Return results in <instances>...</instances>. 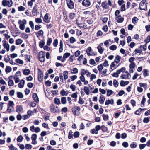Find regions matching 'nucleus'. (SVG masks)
<instances>
[{"label": "nucleus", "instance_id": "f257e3e1", "mask_svg": "<svg viewBox=\"0 0 150 150\" xmlns=\"http://www.w3.org/2000/svg\"><path fill=\"white\" fill-rule=\"evenodd\" d=\"M45 52L41 51L39 52L38 58L39 60L41 62H43L45 61Z\"/></svg>", "mask_w": 150, "mask_h": 150}, {"label": "nucleus", "instance_id": "f03ea898", "mask_svg": "<svg viewBox=\"0 0 150 150\" xmlns=\"http://www.w3.org/2000/svg\"><path fill=\"white\" fill-rule=\"evenodd\" d=\"M50 110L51 112L54 113H57L59 112V109L58 106L53 104L50 106Z\"/></svg>", "mask_w": 150, "mask_h": 150}, {"label": "nucleus", "instance_id": "7ed1b4c3", "mask_svg": "<svg viewBox=\"0 0 150 150\" xmlns=\"http://www.w3.org/2000/svg\"><path fill=\"white\" fill-rule=\"evenodd\" d=\"M146 0H142L140 3L139 6L141 10H145L146 9Z\"/></svg>", "mask_w": 150, "mask_h": 150}, {"label": "nucleus", "instance_id": "20e7f679", "mask_svg": "<svg viewBox=\"0 0 150 150\" xmlns=\"http://www.w3.org/2000/svg\"><path fill=\"white\" fill-rule=\"evenodd\" d=\"M38 78L39 82H41L43 79V73L42 71L39 68L38 69Z\"/></svg>", "mask_w": 150, "mask_h": 150}, {"label": "nucleus", "instance_id": "39448f33", "mask_svg": "<svg viewBox=\"0 0 150 150\" xmlns=\"http://www.w3.org/2000/svg\"><path fill=\"white\" fill-rule=\"evenodd\" d=\"M67 4L69 9H72L74 8V4L71 0H66Z\"/></svg>", "mask_w": 150, "mask_h": 150}, {"label": "nucleus", "instance_id": "423d86ee", "mask_svg": "<svg viewBox=\"0 0 150 150\" xmlns=\"http://www.w3.org/2000/svg\"><path fill=\"white\" fill-rule=\"evenodd\" d=\"M82 4L83 6L88 7L91 5V2L89 0H83L82 2Z\"/></svg>", "mask_w": 150, "mask_h": 150}, {"label": "nucleus", "instance_id": "0eeeda50", "mask_svg": "<svg viewBox=\"0 0 150 150\" xmlns=\"http://www.w3.org/2000/svg\"><path fill=\"white\" fill-rule=\"evenodd\" d=\"M115 19L117 20V23H121L123 22L124 18H123L122 17L121 15H119L117 17L116 16Z\"/></svg>", "mask_w": 150, "mask_h": 150}, {"label": "nucleus", "instance_id": "6e6552de", "mask_svg": "<svg viewBox=\"0 0 150 150\" xmlns=\"http://www.w3.org/2000/svg\"><path fill=\"white\" fill-rule=\"evenodd\" d=\"M22 106L21 105H17L16 107V111L18 113H20L23 110Z\"/></svg>", "mask_w": 150, "mask_h": 150}, {"label": "nucleus", "instance_id": "1a4fd4ad", "mask_svg": "<svg viewBox=\"0 0 150 150\" xmlns=\"http://www.w3.org/2000/svg\"><path fill=\"white\" fill-rule=\"evenodd\" d=\"M10 3V1H7V0H3L2 2V4L3 6H7L9 7V4Z\"/></svg>", "mask_w": 150, "mask_h": 150}, {"label": "nucleus", "instance_id": "9d476101", "mask_svg": "<svg viewBox=\"0 0 150 150\" xmlns=\"http://www.w3.org/2000/svg\"><path fill=\"white\" fill-rule=\"evenodd\" d=\"M33 99L36 102H39V99L37 94L36 93H33L32 96Z\"/></svg>", "mask_w": 150, "mask_h": 150}, {"label": "nucleus", "instance_id": "9b49d317", "mask_svg": "<svg viewBox=\"0 0 150 150\" xmlns=\"http://www.w3.org/2000/svg\"><path fill=\"white\" fill-rule=\"evenodd\" d=\"M37 7L38 6L36 5L34 6L32 11V14H37L39 13L38 11Z\"/></svg>", "mask_w": 150, "mask_h": 150}, {"label": "nucleus", "instance_id": "f8f14e48", "mask_svg": "<svg viewBox=\"0 0 150 150\" xmlns=\"http://www.w3.org/2000/svg\"><path fill=\"white\" fill-rule=\"evenodd\" d=\"M22 22V21L21 20H20L18 21V23L19 24V28L21 30H23L25 28V25H24L21 23Z\"/></svg>", "mask_w": 150, "mask_h": 150}, {"label": "nucleus", "instance_id": "ddd939ff", "mask_svg": "<svg viewBox=\"0 0 150 150\" xmlns=\"http://www.w3.org/2000/svg\"><path fill=\"white\" fill-rule=\"evenodd\" d=\"M6 41L5 40V42L3 44V46L4 48H6L7 51L9 50V45L8 43L6 44Z\"/></svg>", "mask_w": 150, "mask_h": 150}, {"label": "nucleus", "instance_id": "4468645a", "mask_svg": "<svg viewBox=\"0 0 150 150\" xmlns=\"http://www.w3.org/2000/svg\"><path fill=\"white\" fill-rule=\"evenodd\" d=\"M25 84V81L23 79L21 80L20 83L18 84V87L20 88H23Z\"/></svg>", "mask_w": 150, "mask_h": 150}, {"label": "nucleus", "instance_id": "2eb2a0df", "mask_svg": "<svg viewBox=\"0 0 150 150\" xmlns=\"http://www.w3.org/2000/svg\"><path fill=\"white\" fill-rule=\"evenodd\" d=\"M43 21L45 22L46 23H48L50 21L48 19V16L47 13H46L45 15Z\"/></svg>", "mask_w": 150, "mask_h": 150}, {"label": "nucleus", "instance_id": "dca6fc26", "mask_svg": "<svg viewBox=\"0 0 150 150\" xmlns=\"http://www.w3.org/2000/svg\"><path fill=\"white\" fill-rule=\"evenodd\" d=\"M14 103L13 101H8V105H7V109L8 110L9 108H10L11 107H13V106H14Z\"/></svg>", "mask_w": 150, "mask_h": 150}, {"label": "nucleus", "instance_id": "f3484780", "mask_svg": "<svg viewBox=\"0 0 150 150\" xmlns=\"http://www.w3.org/2000/svg\"><path fill=\"white\" fill-rule=\"evenodd\" d=\"M63 75L64 76V79L65 80H66L68 78V71H64L63 72Z\"/></svg>", "mask_w": 150, "mask_h": 150}, {"label": "nucleus", "instance_id": "a211bd4d", "mask_svg": "<svg viewBox=\"0 0 150 150\" xmlns=\"http://www.w3.org/2000/svg\"><path fill=\"white\" fill-rule=\"evenodd\" d=\"M43 35V32L42 30H40L36 33V35L37 37H39L40 36Z\"/></svg>", "mask_w": 150, "mask_h": 150}, {"label": "nucleus", "instance_id": "6ab92c4d", "mask_svg": "<svg viewBox=\"0 0 150 150\" xmlns=\"http://www.w3.org/2000/svg\"><path fill=\"white\" fill-rule=\"evenodd\" d=\"M131 148H135L137 147V143L135 142H133L130 145Z\"/></svg>", "mask_w": 150, "mask_h": 150}, {"label": "nucleus", "instance_id": "aec40b11", "mask_svg": "<svg viewBox=\"0 0 150 150\" xmlns=\"http://www.w3.org/2000/svg\"><path fill=\"white\" fill-rule=\"evenodd\" d=\"M100 99L99 100V101L100 103L101 104H103L104 102L105 98L103 96L101 95L100 96Z\"/></svg>", "mask_w": 150, "mask_h": 150}, {"label": "nucleus", "instance_id": "412c9836", "mask_svg": "<svg viewBox=\"0 0 150 150\" xmlns=\"http://www.w3.org/2000/svg\"><path fill=\"white\" fill-rule=\"evenodd\" d=\"M120 59L121 57L119 55H117L115 59L114 62L116 63H118L119 62Z\"/></svg>", "mask_w": 150, "mask_h": 150}, {"label": "nucleus", "instance_id": "4be33fe9", "mask_svg": "<svg viewBox=\"0 0 150 150\" xmlns=\"http://www.w3.org/2000/svg\"><path fill=\"white\" fill-rule=\"evenodd\" d=\"M30 73V71L29 69H25L23 71V74L25 75H28Z\"/></svg>", "mask_w": 150, "mask_h": 150}, {"label": "nucleus", "instance_id": "5701e85b", "mask_svg": "<svg viewBox=\"0 0 150 150\" xmlns=\"http://www.w3.org/2000/svg\"><path fill=\"white\" fill-rule=\"evenodd\" d=\"M101 5L103 8L105 9H108V3L105 2H103Z\"/></svg>", "mask_w": 150, "mask_h": 150}, {"label": "nucleus", "instance_id": "b1692460", "mask_svg": "<svg viewBox=\"0 0 150 150\" xmlns=\"http://www.w3.org/2000/svg\"><path fill=\"white\" fill-rule=\"evenodd\" d=\"M150 120V117H145L143 120V122L144 123H147Z\"/></svg>", "mask_w": 150, "mask_h": 150}, {"label": "nucleus", "instance_id": "393cba45", "mask_svg": "<svg viewBox=\"0 0 150 150\" xmlns=\"http://www.w3.org/2000/svg\"><path fill=\"white\" fill-rule=\"evenodd\" d=\"M84 90L87 95H89L90 90L88 88L87 86H85L84 88Z\"/></svg>", "mask_w": 150, "mask_h": 150}, {"label": "nucleus", "instance_id": "a878e982", "mask_svg": "<svg viewBox=\"0 0 150 150\" xmlns=\"http://www.w3.org/2000/svg\"><path fill=\"white\" fill-rule=\"evenodd\" d=\"M146 98L144 96L143 97L142 99L141 102V107H144V103L146 102Z\"/></svg>", "mask_w": 150, "mask_h": 150}, {"label": "nucleus", "instance_id": "bb28decb", "mask_svg": "<svg viewBox=\"0 0 150 150\" xmlns=\"http://www.w3.org/2000/svg\"><path fill=\"white\" fill-rule=\"evenodd\" d=\"M143 74L144 77H145L149 75L147 70L146 69H144L143 71Z\"/></svg>", "mask_w": 150, "mask_h": 150}, {"label": "nucleus", "instance_id": "cd10ccee", "mask_svg": "<svg viewBox=\"0 0 150 150\" xmlns=\"http://www.w3.org/2000/svg\"><path fill=\"white\" fill-rule=\"evenodd\" d=\"M97 49H98V51L101 54L103 53L104 49L103 48L101 47L98 46L97 47Z\"/></svg>", "mask_w": 150, "mask_h": 150}, {"label": "nucleus", "instance_id": "c85d7f7f", "mask_svg": "<svg viewBox=\"0 0 150 150\" xmlns=\"http://www.w3.org/2000/svg\"><path fill=\"white\" fill-rule=\"evenodd\" d=\"M11 68L10 66H6L5 69V72L6 73L10 72L11 71Z\"/></svg>", "mask_w": 150, "mask_h": 150}, {"label": "nucleus", "instance_id": "c756f323", "mask_svg": "<svg viewBox=\"0 0 150 150\" xmlns=\"http://www.w3.org/2000/svg\"><path fill=\"white\" fill-rule=\"evenodd\" d=\"M61 102L63 104H65L67 103L66 98L65 97H63L61 98Z\"/></svg>", "mask_w": 150, "mask_h": 150}, {"label": "nucleus", "instance_id": "7c9ffc66", "mask_svg": "<svg viewBox=\"0 0 150 150\" xmlns=\"http://www.w3.org/2000/svg\"><path fill=\"white\" fill-rule=\"evenodd\" d=\"M92 49L91 47H88L86 50V53L88 56L92 55L90 54V52L91 51Z\"/></svg>", "mask_w": 150, "mask_h": 150}, {"label": "nucleus", "instance_id": "2f4dec72", "mask_svg": "<svg viewBox=\"0 0 150 150\" xmlns=\"http://www.w3.org/2000/svg\"><path fill=\"white\" fill-rule=\"evenodd\" d=\"M139 85L140 87H143L145 89H146L147 88V85L146 83H139Z\"/></svg>", "mask_w": 150, "mask_h": 150}, {"label": "nucleus", "instance_id": "473e14b6", "mask_svg": "<svg viewBox=\"0 0 150 150\" xmlns=\"http://www.w3.org/2000/svg\"><path fill=\"white\" fill-rule=\"evenodd\" d=\"M23 139V137L22 135H20L17 137V141L18 142H20L22 141Z\"/></svg>", "mask_w": 150, "mask_h": 150}, {"label": "nucleus", "instance_id": "72a5a7b5", "mask_svg": "<svg viewBox=\"0 0 150 150\" xmlns=\"http://www.w3.org/2000/svg\"><path fill=\"white\" fill-rule=\"evenodd\" d=\"M103 120L105 121L108 120L109 119V117L108 115L103 114L102 115Z\"/></svg>", "mask_w": 150, "mask_h": 150}, {"label": "nucleus", "instance_id": "f704fd0d", "mask_svg": "<svg viewBox=\"0 0 150 150\" xmlns=\"http://www.w3.org/2000/svg\"><path fill=\"white\" fill-rule=\"evenodd\" d=\"M31 139L32 140H34L35 142L37 139V134H33L31 136Z\"/></svg>", "mask_w": 150, "mask_h": 150}, {"label": "nucleus", "instance_id": "c9c22d12", "mask_svg": "<svg viewBox=\"0 0 150 150\" xmlns=\"http://www.w3.org/2000/svg\"><path fill=\"white\" fill-rule=\"evenodd\" d=\"M101 129L102 131L104 132H107L108 130V128L104 125H102L101 126Z\"/></svg>", "mask_w": 150, "mask_h": 150}, {"label": "nucleus", "instance_id": "e433bc0d", "mask_svg": "<svg viewBox=\"0 0 150 150\" xmlns=\"http://www.w3.org/2000/svg\"><path fill=\"white\" fill-rule=\"evenodd\" d=\"M17 97L19 98H23V95L21 92H18L17 93Z\"/></svg>", "mask_w": 150, "mask_h": 150}, {"label": "nucleus", "instance_id": "4c0bfd02", "mask_svg": "<svg viewBox=\"0 0 150 150\" xmlns=\"http://www.w3.org/2000/svg\"><path fill=\"white\" fill-rule=\"evenodd\" d=\"M54 103L57 105H59L60 104V100L59 98H55L54 100Z\"/></svg>", "mask_w": 150, "mask_h": 150}, {"label": "nucleus", "instance_id": "58836bf2", "mask_svg": "<svg viewBox=\"0 0 150 150\" xmlns=\"http://www.w3.org/2000/svg\"><path fill=\"white\" fill-rule=\"evenodd\" d=\"M23 42V40L20 39H18L16 41V45H19L21 44Z\"/></svg>", "mask_w": 150, "mask_h": 150}, {"label": "nucleus", "instance_id": "ea45409f", "mask_svg": "<svg viewBox=\"0 0 150 150\" xmlns=\"http://www.w3.org/2000/svg\"><path fill=\"white\" fill-rule=\"evenodd\" d=\"M69 16L71 19H73L75 18V14L73 13H71L69 14Z\"/></svg>", "mask_w": 150, "mask_h": 150}, {"label": "nucleus", "instance_id": "a19ab883", "mask_svg": "<svg viewBox=\"0 0 150 150\" xmlns=\"http://www.w3.org/2000/svg\"><path fill=\"white\" fill-rule=\"evenodd\" d=\"M114 93V92L111 90H108L107 91V96H109Z\"/></svg>", "mask_w": 150, "mask_h": 150}, {"label": "nucleus", "instance_id": "79ce46f5", "mask_svg": "<svg viewBox=\"0 0 150 150\" xmlns=\"http://www.w3.org/2000/svg\"><path fill=\"white\" fill-rule=\"evenodd\" d=\"M72 111L73 112V114L75 115L78 116L79 115H77L76 114V109L75 106L72 108Z\"/></svg>", "mask_w": 150, "mask_h": 150}, {"label": "nucleus", "instance_id": "37998d69", "mask_svg": "<svg viewBox=\"0 0 150 150\" xmlns=\"http://www.w3.org/2000/svg\"><path fill=\"white\" fill-rule=\"evenodd\" d=\"M15 61L17 63H19L21 64H23L24 63L23 62L22 60H21L18 58L16 59Z\"/></svg>", "mask_w": 150, "mask_h": 150}, {"label": "nucleus", "instance_id": "c03bdc74", "mask_svg": "<svg viewBox=\"0 0 150 150\" xmlns=\"http://www.w3.org/2000/svg\"><path fill=\"white\" fill-rule=\"evenodd\" d=\"M11 108H9L8 110V109L7 110V111L9 113H11V112H14V108L13 106V107H11Z\"/></svg>", "mask_w": 150, "mask_h": 150}, {"label": "nucleus", "instance_id": "a18cd8bd", "mask_svg": "<svg viewBox=\"0 0 150 150\" xmlns=\"http://www.w3.org/2000/svg\"><path fill=\"white\" fill-rule=\"evenodd\" d=\"M117 48V47L116 45H113L110 47L109 49L110 50H115Z\"/></svg>", "mask_w": 150, "mask_h": 150}, {"label": "nucleus", "instance_id": "49530a36", "mask_svg": "<svg viewBox=\"0 0 150 150\" xmlns=\"http://www.w3.org/2000/svg\"><path fill=\"white\" fill-rule=\"evenodd\" d=\"M60 93L62 96H67L68 95V93H67L64 89L61 91Z\"/></svg>", "mask_w": 150, "mask_h": 150}, {"label": "nucleus", "instance_id": "de8ad7c7", "mask_svg": "<svg viewBox=\"0 0 150 150\" xmlns=\"http://www.w3.org/2000/svg\"><path fill=\"white\" fill-rule=\"evenodd\" d=\"M71 71H73V72H71V73L74 74H77L78 71V69L76 68H74L73 69H71Z\"/></svg>", "mask_w": 150, "mask_h": 150}, {"label": "nucleus", "instance_id": "09e8293b", "mask_svg": "<svg viewBox=\"0 0 150 150\" xmlns=\"http://www.w3.org/2000/svg\"><path fill=\"white\" fill-rule=\"evenodd\" d=\"M79 136V133L78 131L75 132L74 134V138H76L78 137Z\"/></svg>", "mask_w": 150, "mask_h": 150}, {"label": "nucleus", "instance_id": "8fccbe9b", "mask_svg": "<svg viewBox=\"0 0 150 150\" xmlns=\"http://www.w3.org/2000/svg\"><path fill=\"white\" fill-rule=\"evenodd\" d=\"M143 110V109H141V108H139L135 112L134 114L136 115H140L139 113L140 112Z\"/></svg>", "mask_w": 150, "mask_h": 150}, {"label": "nucleus", "instance_id": "3c124183", "mask_svg": "<svg viewBox=\"0 0 150 150\" xmlns=\"http://www.w3.org/2000/svg\"><path fill=\"white\" fill-rule=\"evenodd\" d=\"M69 41L71 43H73L76 41L75 38L73 37H71L70 38Z\"/></svg>", "mask_w": 150, "mask_h": 150}, {"label": "nucleus", "instance_id": "603ef678", "mask_svg": "<svg viewBox=\"0 0 150 150\" xmlns=\"http://www.w3.org/2000/svg\"><path fill=\"white\" fill-rule=\"evenodd\" d=\"M119 84V83L116 80H114L113 81V85L115 87H117Z\"/></svg>", "mask_w": 150, "mask_h": 150}, {"label": "nucleus", "instance_id": "864d4df0", "mask_svg": "<svg viewBox=\"0 0 150 150\" xmlns=\"http://www.w3.org/2000/svg\"><path fill=\"white\" fill-rule=\"evenodd\" d=\"M52 38H48L47 41V45L48 46H50L52 43Z\"/></svg>", "mask_w": 150, "mask_h": 150}, {"label": "nucleus", "instance_id": "5fc2aeb1", "mask_svg": "<svg viewBox=\"0 0 150 150\" xmlns=\"http://www.w3.org/2000/svg\"><path fill=\"white\" fill-rule=\"evenodd\" d=\"M78 103L81 105L83 104L84 103V101L83 100V98L81 97H79Z\"/></svg>", "mask_w": 150, "mask_h": 150}, {"label": "nucleus", "instance_id": "6e6d98bb", "mask_svg": "<svg viewBox=\"0 0 150 150\" xmlns=\"http://www.w3.org/2000/svg\"><path fill=\"white\" fill-rule=\"evenodd\" d=\"M73 132L71 130H70L68 135V138L69 139H70L72 138L73 137V135L72 134Z\"/></svg>", "mask_w": 150, "mask_h": 150}, {"label": "nucleus", "instance_id": "4d7b16f0", "mask_svg": "<svg viewBox=\"0 0 150 150\" xmlns=\"http://www.w3.org/2000/svg\"><path fill=\"white\" fill-rule=\"evenodd\" d=\"M8 84L9 86H13L14 85V82L11 79L9 80L8 81Z\"/></svg>", "mask_w": 150, "mask_h": 150}, {"label": "nucleus", "instance_id": "13d9d810", "mask_svg": "<svg viewBox=\"0 0 150 150\" xmlns=\"http://www.w3.org/2000/svg\"><path fill=\"white\" fill-rule=\"evenodd\" d=\"M58 43V40L57 39H55L53 42V45L54 46L57 47Z\"/></svg>", "mask_w": 150, "mask_h": 150}, {"label": "nucleus", "instance_id": "bf43d9fd", "mask_svg": "<svg viewBox=\"0 0 150 150\" xmlns=\"http://www.w3.org/2000/svg\"><path fill=\"white\" fill-rule=\"evenodd\" d=\"M134 52H135V54H136L137 53H139L140 54H142V50H139L137 48L135 49V50H134Z\"/></svg>", "mask_w": 150, "mask_h": 150}, {"label": "nucleus", "instance_id": "052dcab7", "mask_svg": "<svg viewBox=\"0 0 150 150\" xmlns=\"http://www.w3.org/2000/svg\"><path fill=\"white\" fill-rule=\"evenodd\" d=\"M146 146V145L145 144H140L139 145V149H142L144 148H145Z\"/></svg>", "mask_w": 150, "mask_h": 150}, {"label": "nucleus", "instance_id": "680f3d73", "mask_svg": "<svg viewBox=\"0 0 150 150\" xmlns=\"http://www.w3.org/2000/svg\"><path fill=\"white\" fill-rule=\"evenodd\" d=\"M137 18L136 17H134L132 18V22L133 23L135 24L137 23Z\"/></svg>", "mask_w": 150, "mask_h": 150}, {"label": "nucleus", "instance_id": "e2e57ef3", "mask_svg": "<svg viewBox=\"0 0 150 150\" xmlns=\"http://www.w3.org/2000/svg\"><path fill=\"white\" fill-rule=\"evenodd\" d=\"M150 41V35H148L146 38L144 40V42L146 44L148 43Z\"/></svg>", "mask_w": 150, "mask_h": 150}, {"label": "nucleus", "instance_id": "0e129e2a", "mask_svg": "<svg viewBox=\"0 0 150 150\" xmlns=\"http://www.w3.org/2000/svg\"><path fill=\"white\" fill-rule=\"evenodd\" d=\"M87 72L84 69H81V75L84 76L87 73Z\"/></svg>", "mask_w": 150, "mask_h": 150}, {"label": "nucleus", "instance_id": "69168bd1", "mask_svg": "<svg viewBox=\"0 0 150 150\" xmlns=\"http://www.w3.org/2000/svg\"><path fill=\"white\" fill-rule=\"evenodd\" d=\"M32 147V146L29 144H26L25 145V148L26 149H31Z\"/></svg>", "mask_w": 150, "mask_h": 150}, {"label": "nucleus", "instance_id": "338daca9", "mask_svg": "<svg viewBox=\"0 0 150 150\" xmlns=\"http://www.w3.org/2000/svg\"><path fill=\"white\" fill-rule=\"evenodd\" d=\"M122 145L125 148H127L128 146V144L127 142H124L122 143Z\"/></svg>", "mask_w": 150, "mask_h": 150}, {"label": "nucleus", "instance_id": "774afa93", "mask_svg": "<svg viewBox=\"0 0 150 150\" xmlns=\"http://www.w3.org/2000/svg\"><path fill=\"white\" fill-rule=\"evenodd\" d=\"M97 68L99 71H101L103 69V65L102 64L100 65H99L97 67Z\"/></svg>", "mask_w": 150, "mask_h": 150}]
</instances>
